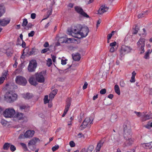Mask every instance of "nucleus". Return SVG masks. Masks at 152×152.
Wrapping results in <instances>:
<instances>
[{
    "label": "nucleus",
    "mask_w": 152,
    "mask_h": 152,
    "mask_svg": "<svg viewBox=\"0 0 152 152\" xmlns=\"http://www.w3.org/2000/svg\"><path fill=\"white\" fill-rule=\"evenodd\" d=\"M71 99L70 98H68L66 99V105L65 107L63 114L62 115V117H64L68 111L71 104Z\"/></svg>",
    "instance_id": "9"
},
{
    "label": "nucleus",
    "mask_w": 152,
    "mask_h": 152,
    "mask_svg": "<svg viewBox=\"0 0 152 152\" xmlns=\"http://www.w3.org/2000/svg\"><path fill=\"white\" fill-rule=\"evenodd\" d=\"M89 32V30L87 27H83L82 26V29L80 31L79 35L80 37H85L87 35Z\"/></svg>",
    "instance_id": "12"
},
{
    "label": "nucleus",
    "mask_w": 152,
    "mask_h": 152,
    "mask_svg": "<svg viewBox=\"0 0 152 152\" xmlns=\"http://www.w3.org/2000/svg\"><path fill=\"white\" fill-rule=\"evenodd\" d=\"M73 59L75 61H78L80 59V55L78 53H76L75 54L72 55Z\"/></svg>",
    "instance_id": "24"
},
{
    "label": "nucleus",
    "mask_w": 152,
    "mask_h": 152,
    "mask_svg": "<svg viewBox=\"0 0 152 152\" xmlns=\"http://www.w3.org/2000/svg\"><path fill=\"white\" fill-rule=\"evenodd\" d=\"M88 85V84L87 82H85L83 87V89L84 90L86 89L87 88Z\"/></svg>",
    "instance_id": "52"
},
{
    "label": "nucleus",
    "mask_w": 152,
    "mask_h": 152,
    "mask_svg": "<svg viewBox=\"0 0 152 152\" xmlns=\"http://www.w3.org/2000/svg\"><path fill=\"white\" fill-rule=\"evenodd\" d=\"M114 96L113 94H110L108 96V97L110 99H112Z\"/></svg>",
    "instance_id": "64"
},
{
    "label": "nucleus",
    "mask_w": 152,
    "mask_h": 152,
    "mask_svg": "<svg viewBox=\"0 0 152 152\" xmlns=\"http://www.w3.org/2000/svg\"><path fill=\"white\" fill-rule=\"evenodd\" d=\"M34 133L33 130H28L24 133V136L26 138H30L33 136Z\"/></svg>",
    "instance_id": "15"
},
{
    "label": "nucleus",
    "mask_w": 152,
    "mask_h": 152,
    "mask_svg": "<svg viewBox=\"0 0 152 152\" xmlns=\"http://www.w3.org/2000/svg\"><path fill=\"white\" fill-rule=\"evenodd\" d=\"M109 9V8L105 5H102L100 7L98 10V14L101 15L104 12H106Z\"/></svg>",
    "instance_id": "14"
},
{
    "label": "nucleus",
    "mask_w": 152,
    "mask_h": 152,
    "mask_svg": "<svg viewBox=\"0 0 152 152\" xmlns=\"http://www.w3.org/2000/svg\"><path fill=\"white\" fill-rule=\"evenodd\" d=\"M106 90L105 88H103L101 89L100 91V93L102 94H104L106 93Z\"/></svg>",
    "instance_id": "46"
},
{
    "label": "nucleus",
    "mask_w": 152,
    "mask_h": 152,
    "mask_svg": "<svg viewBox=\"0 0 152 152\" xmlns=\"http://www.w3.org/2000/svg\"><path fill=\"white\" fill-rule=\"evenodd\" d=\"M90 121L91 120L90 118H86L80 126V129L81 130H83L88 125L91 123L92 122H91Z\"/></svg>",
    "instance_id": "10"
},
{
    "label": "nucleus",
    "mask_w": 152,
    "mask_h": 152,
    "mask_svg": "<svg viewBox=\"0 0 152 152\" xmlns=\"http://www.w3.org/2000/svg\"><path fill=\"white\" fill-rule=\"evenodd\" d=\"M37 64L36 61L33 60L30 61L28 67V70L29 72H32L35 71L37 66Z\"/></svg>",
    "instance_id": "7"
},
{
    "label": "nucleus",
    "mask_w": 152,
    "mask_h": 152,
    "mask_svg": "<svg viewBox=\"0 0 152 152\" xmlns=\"http://www.w3.org/2000/svg\"><path fill=\"white\" fill-rule=\"evenodd\" d=\"M37 50L34 48H32L31 51H30L29 53V55H36L37 54Z\"/></svg>",
    "instance_id": "33"
},
{
    "label": "nucleus",
    "mask_w": 152,
    "mask_h": 152,
    "mask_svg": "<svg viewBox=\"0 0 152 152\" xmlns=\"http://www.w3.org/2000/svg\"><path fill=\"white\" fill-rule=\"evenodd\" d=\"M11 144L9 143H5L4 145L3 148L5 150H8Z\"/></svg>",
    "instance_id": "32"
},
{
    "label": "nucleus",
    "mask_w": 152,
    "mask_h": 152,
    "mask_svg": "<svg viewBox=\"0 0 152 152\" xmlns=\"http://www.w3.org/2000/svg\"><path fill=\"white\" fill-rule=\"evenodd\" d=\"M145 41L144 38H141L137 43V48L140 54H142L145 52Z\"/></svg>",
    "instance_id": "5"
},
{
    "label": "nucleus",
    "mask_w": 152,
    "mask_h": 152,
    "mask_svg": "<svg viewBox=\"0 0 152 152\" xmlns=\"http://www.w3.org/2000/svg\"><path fill=\"white\" fill-rule=\"evenodd\" d=\"M94 0H86L85 1L87 4H89L92 3Z\"/></svg>",
    "instance_id": "53"
},
{
    "label": "nucleus",
    "mask_w": 152,
    "mask_h": 152,
    "mask_svg": "<svg viewBox=\"0 0 152 152\" xmlns=\"http://www.w3.org/2000/svg\"><path fill=\"white\" fill-rule=\"evenodd\" d=\"M49 46L48 42H46L44 44L43 46L45 48H47Z\"/></svg>",
    "instance_id": "58"
},
{
    "label": "nucleus",
    "mask_w": 152,
    "mask_h": 152,
    "mask_svg": "<svg viewBox=\"0 0 152 152\" xmlns=\"http://www.w3.org/2000/svg\"><path fill=\"white\" fill-rule=\"evenodd\" d=\"M10 20L8 19H4L2 20H0V25L4 26L8 24L10 22Z\"/></svg>",
    "instance_id": "19"
},
{
    "label": "nucleus",
    "mask_w": 152,
    "mask_h": 152,
    "mask_svg": "<svg viewBox=\"0 0 152 152\" xmlns=\"http://www.w3.org/2000/svg\"><path fill=\"white\" fill-rule=\"evenodd\" d=\"M116 44L117 43L116 42H114L110 43V46L111 47H114L116 46Z\"/></svg>",
    "instance_id": "51"
},
{
    "label": "nucleus",
    "mask_w": 152,
    "mask_h": 152,
    "mask_svg": "<svg viewBox=\"0 0 152 152\" xmlns=\"http://www.w3.org/2000/svg\"><path fill=\"white\" fill-rule=\"evenodd\" d=\"M145 127L148 129H150L151 127H152V122H148V123L145 125Z\"/></svg>",
    "instance_id": "37"
},
{
    "label": "nucleus",
    "mask_w": 152,
    "mask_h": 152,
    "mask_svg": "<svg viewBox=\"0 0 152 152\" xmlns=\"http://www.w3.org/2000/svg\"><path fill=\"white\" fill-rule=\"evenodd\" d=\"M16 118L19 120H25L27 119V118L22 113H18L16 115Z\"/></svg>",
    "instance_id": "18"
},
{
    "label": "nucleus",
    "mask_w": 152,
    "mask_h": 152,
    "mask_svg": "<svg viewBox=\"0 0 152 152\" xmlns=\"http://www.w3.org/2000/svg\"><path fill=\"white\" fill-rule=\"evenodd\" d=\"M120 85L121 87H124L125 86V84L123 81H122L120 82Z\"/></svg>",
    "instance_id": "59"
},
{
    "label": "nucleus",
    "mask_w": 152,
    "mask_h": 152,
    "mask_svg": "<svg viewBox=\"0 0 152 152\" xmlns=\"http://www.w3.org/2000/svg\"><path fill=\"white\" fill-rule=\"evenodd\" d=\"M49 49L48 48H44L41 50V52L42 53H45L49 51Z\"/></svg>",
    "instance_id": "47"
},
{
    "label": "nucleus",
    "mask_w": 152,
    "mask_h": 152,
    "mask_svg": "<svg viewBox=\"0 0 152 152\" xmlns=\"http://www.w3.org/2000/svg\"><path fill=\"white\" fill-rule=\"evenodd\" d=\"M130 81L131 83H134L135 81V77L132 76Z\"/></svg>",
    "instance_id": "54"
},
{
    "label": "nucleus",
    "mask_w": 152,
    "mask_h": 152,
    "mask_svg": "<svg viewBox=\"0 0 152 152\" xmlns=\"http://www.w3.org/2000/svg\"><path fill=\"white\" fill-rule=\"evenodd\" d=\"M138 27L137 26H136L135 27L134 31L133 32V34H137L138 32Z\"/></svg>",
    "instance_id": "43"
},
{
    "label": "nucleus",
    "mask_w": 152,
    "mask_h": 152,
    "mask_svg": "<svg viewBox=\"0 0 152 152\" xmlns=\"http://www.w3.org/2000/svg\"><path fill=\"white\" fill-rule=\"evenodd\" d=\"M142 146L146 149H150L152 147V142L148 143H143L141 144Z\"/></svg>",
    "instance_id": "21"
},
{
    "label": "nucleus",
    "mask_w": 152,
    "mask_h": 152,
    "mask_svg": "<svg viewBox=\"0 0 152 152\" xmlns=\"http://www.w3.org/2000/svg\"><path fill=\"white\" fill-rule=\"evenodd\" d=\"M144 58L145 59H147L149 58V51H148L145 54L144 56Z\"/></svg>",
    "instance_id": "44"
},
{
    "label": "nucleus",
    "mask_w": 152,
    "mask_h": 152,
    "mask_svg": "<svg viewBox=\"0 0 152 152\" xmlns=\"http://www.w3.org/2000/svg\"><path fill=\"white\" fill-rule=\"evenodd\" d=\"M55 95L53 94V93H51L49 94V97L50 99H53Z\"/></svg>",
    "instance_id": "56"
},
{
    "label": "nucleus",
    "mask_w": 152,
    "mask_h": 152,
    "mask_svg": "<svg viewBox=\"0 0 152 152\" xmlns=\"http://www.w3.org/2000/svg\"><path fill=\"white\" fill-rule=\"evenodd\" d=\"M115 50V48L114 47H111L110 50V51L111 53L113 52Z\"/></svg>",
    "instance_id": "60"
},
{
    "label": "nucleus",
    "mask_w": 152,
    "mask_h": 152,
    "mask_svg": "<svg viewBox=\"0 0 152 152\" xmlns=\"http://www.w3.org/2000/svg\"><path fill=\"white\" fill-rule=\"evenodd\" d=\"M38 139L36 138H34L30 140L28 144V146L29 148H31V146L33 145H35L36 143L37 140Z\"/></svg>",
    "instance_id": "20"
},
{
    "label": "nucleus",
    "mask_w": 152,
    "mask_h": 152,
    "mask_svg": "<svg viewBox=\"0 0 152 152\" xmlns=\"http://www.w3.org/2000/svg\"><path fill=\"white\" fill-rule=\"evenodd\" d=\"M66 62L65 60H63V59L61 60V64L63 65H65L66 64Z\"/></svg>",
    "instance_id": "61"
},
{
    "label": "nucleus",
    "mask_w": 152,
    "mask_h": 152,
    "mask_svg": "<svg viewBox=\"0 0 152 152\" xmlns=\"http://www.w3.org/2000/svg\"><path fill=\"white\" fill-rule=\"evenodd\" d=\"M46 73V71H45L35 73L34 77L32 76L30 77L28 80L29 82L31 85L34 86L38 84L37 82L40 83H44L45 80V76Z\"/></svg>",
    "instance_id": "1"
},
{
    "label": "nucleus",
    "mask_w": 152,
    "mask_h": 152,
    "mask_svg": "<svg viewBox=\"0 0 152 152\" xmlns=\"http://www.w3.org/2000/svg\"><path fill=\"white\" fill-rule=\"evenodd\" d=\"M142 117V121H144L152 118V113H147L146 112H143L141 115Z\"/></svg>",
    "instance_id": "11"
},
{
    "label": "nucleus",
    "mask_w": 152,
    "mask_h": 152,
    "mask_svg": "<svg viewBox=\"0 0 152 152\" xmlns=\"http://www.w3.org/2000/svg\"><path fill=\"white\" fill-rule=\"evenodd\" d=\"M22 41V42L21 44V46L23 48H25L26 46V43L23 40Z\"/></svg>",
    "instance_id": "55"
},
{
    "label": "nucleus",
    "mask_w": 152,
    "mask_h": 152,
    "mask_svg": "<svg viewBox=\"0 0 152 152\" xmlns=\"http://www.w3.org/2000/svg\"><path fill=\"white\" fill-rule=\"evenodd\" d=\"M17 97V95L12 91L7 92L4 96L5 100L9 103L12 102L15 100Z\"/></svg>",
    "instance_id": "4"
},
{
    "label": "nucleus",
    "mask_w": 152,
    "mask_h": 152,
    "mask_svg": "<svg viewBox=\"0 0 152 152\" xmlns=\"http://www.w3.org/2000/svg\"><path fill=\"white\" fill-rule=\"evenodd\" d=\"M132 49L129 47L125 45L123 46L121 48V50L122 51L124 52V53H127L130 52Z\"/></svg>",
    "instance_id": "16"
},
{
    "label": "nucleus",
    "mask_w": 152,
    "mask_h": 152,
    "mask_svg": "<svg viewBox=\"0 0 152 152\" xmlns=\"http://www.w3.org/2000/svg\"><path fill=\"white\" fill-rule=\"evenodd\" d=\"M103 143V142H102L101 141H100L98 143L96 148L97 152V151H99L100 150L101 147L102 146Z\"/></svg>",
    "instance_id": "27"
},
{
    "label": "nucleus",
    "mask_w": 152,
    "mask_h": 152,
    "mask_svg": "<svg viewBox=\"0 0 152 152\" xmlns=\"http://www.w3.org/2000/svg\"><path fill=\"white\" fill-rule=\"evenodd\" d=\"M20 144L22 146L25 151H27L28 150V149L26 144L23 142H21L20 143Z\"/></svg>",
    "instance_id": "34"
},
{
    "label": "nucleus",
    "mask_w": 152,
    "mask_h": 152,
    "mask_svg": "<svg viewBox=\"0 0 152 152\" xmlns=\"http://www.w3.org/2000/svg\"><path fill=\"white\" fill-rule=\"evenodd\" d=\"M101 22V20L100 19H99L97 22L96 24V27L97 28L99 26V25L100 23Z\"/></svg>",
    "instance_id": "63"
},
{
    "label": "nucleus",
    "mask_w": 152,
    "mask_h": 152,
    "mask_svg": "<svg viewBox=\"0 0 152 152\" xmlns=\"http://www.w3.org/2000/svg\"><path fill=\"white\" fill-rule=\"evenodd\" d=\"M5 12V7L4 5L3 4H0V17L2 16Z\"/></svg>",
    "instance_id": "26"
},
{
    "label": "nucleus",
    "mask_w": 152,
    "mask_h": 152,
    "mask_svg": "<svg viewBox=\"0 0 152 152\" xmlns=\"http://www.w3.org/2000/svg\"><path fill=\"white\" fill-rule=\"evenodd\" d=\"M147 12V11H144L141 12L139 14L138 16V18H140L145 17V15H148Z\"/></svg>",
    "instance_id": "29"
},
{
    "label": "nucleus",
    "mask_w": 152,
    "mask_h": 152,
    "mask_svg": "<svg viewBox=\"0 0 152 152\" xmlns=\"http://www.w3.org/2000/svg\"><path fill=\"white\" fill-rule=\"evenodd\" d=\"M48 62L49 63V64H48V66H50L52 64V62L50 58H48Z\"/></svg>",
    "instance_id": "62"
},
{
    "label": "nucleus",
    "mask_w": 152,
    "mask_h": 152,
    "mask_svg": "<svg viewBox=\"0 0 152 152\" xmlns=\"http://www.w3.org/2000/svg\"><path fill=\"white\" fill-rule=\"evenodd\" d=\"M124 137L126 140L124 143L125 146H129L132 144L134 141V139L131 138L132 134L131 128L130 126L124 125Z\"/></svg>",
    "instance_id": "2"
},
{
    "label": "nucleus",
    "mask_w": 152,
    "mask_h": 152,
    "mask_svg": "<svg viewBox=\"0 0 152 152\" xmlns=\"http://www.w3.org/2000/svg\"><path fill=\"white\" fill-rule=\"evenodd\" d=\"M16 83L20 85L25 86L27 83V81L26 79L21 76H17L15 79Z\"/></svg>",
    "instance_id": "8"
},
{
    "label": "nucleus",
    "mask_w": 152,
    "mask_h": 152,
    "mask_svg": "<svg viewBox=\"0 0 152 152\" xmlns=\"http://www.w3.org/2000/svg\"><path fill=\"white\" fill-rule=\"evenodd\" d=\"M82 29V26L80 24H77L74 26L73 28L68 29L67 30V34L75 38H80L78 37L79 35L80 31Z\"/></svg>",
    "instance_id": "3"
},
{
    "label": "nucleus",
    "mask_w": 152,
    "mask_h": 152,
    "mask_svg": "<svg viewBox=\"0 0 152 152\" xmlns=\"http://www.w3.org/2000/svg\"><path fill=\"white\" fill-rule=\"evenodd\" d=\"M75 39L73 38H67L65 39V38L63 37L59 39V42L61 43L64 42L65 43H70L74 41Z\"/></svg>",
    "instance_id": "13"
},
{
    "label": "nucleus",
    "mask_w": 152,
    "mask_h": 152,
    "mask_svg": "<svg viewBox=\"0 0 152 152\" xmlns=\"http://www.w3.org/2000/svg\"><path fill=\"white\" fill-rule=\"evenodd\" d=\"M117 118V116L115 115H113L111 118V120L112 122H114L116 121V119Z\"/></svg>",
    "instance_id": "36"
},
{
    "label": "nucleus",
    "mask_w": 152,
    "mask_h": 152,
    "mask_svg": "<svg viewBox=\"0 0 152 152\" xmlns=\"http://www.w3.org/2000/svg\"><path fill=\"white\" fill-rule=\"evenodd\" d=\"M23 97L25 99H29L32 97V95L29 93L23 94Z\"/></svg>",
    "instance_id": "30"
},
{
    "label": "nucleus",
    "mask_w": 152,
    "mask_h": 152,
    "mask_svg": "<svg viewBox=\"0 0 152 152\" xmlns=\"http://www.w3.org/2000/svg\"><path fill=\"white\" fill-rule=\"evenodd\" d=\"M13 52V49L12 48H10L7 50L6 53L8 56H11L12 55Z\"/></svg>",
    "instance_id": "25"
},
{
    "label": "nucleus",
    "mask_w": 152,
    "mask_h": 152,
    "mask_svg": "<svg viewBox=\"0 0 152 152\" xmlns=\"http://www.w3.org/2000/svg\"><path fill=\"white\" fill-rule=\"evenodd\" d=\"M94 149V146L93 145H91L87 148H83L82 151L83 152H91Z\"/></svg>",
    "instance_id": "22"
},
{
    "label": "nucleus",
    "mask_w": 152,
    "mask_h": 152,
    "mask_svg": "<svg viewBox=\"0 0 152 152\" xmlns=\"http://www.w3.org/2000/svg\"><path fill=\"white\" fill-rule=\"evenodd\" d=\"M28 21L27 20L26 18H24L23 20V23L22 24V26L23 27H25L28 24Z\"/></svg>",
    "instance_id": "35"
},
{
    "label": "nucleus",
    "mask_w": 152,
    "mask_h": 152,
    "mask_svg": "<svg viewBox=\"0 0 152 152\" xmlns=\"http://www.w3.org/2000/svg\"><path fill=\"white\" fill-rule=\"evenodd\" d=\"M15 113V111L13 109L8 108L3 112V115L6 118H11L13 116Z\"/></svg>",
    "instance_id": "6"
},
{
    "label": "nucleus",
    "mask_w": 152,
    "mask_h": 152,
    "mask_svg": "<svg viewBox=\"0 0 152 152\" xmlns=\"http://www.w3.org/2000/svg\"><path fill=\"white\" fill-rule=\"evenodd\" d=\"M34 31H31L30 33L28 34V36L29 37H32L34 36Z\"/></svg>",
    "instance_id": "49"
},
{
    "label": "nucleus",
    "mask_w": 152,
    "mask_h": 152,
    "mask_svg": "<svg viewBox=\"0 0 152 152\" xmlns=\"http://www.w3.org/2000/svg\"><path fill=\"white\" fill-rule=\"evenodd\" d=\"M44 100L45 104H46L49 102V100L48 99V95H46L45 96Z\"/></svg>",
    "instance_id": "39"
},
{
    "label": "nucleus",
    "mask_w": 152,
    "mask_h": 152,
    "mask_svg": "<svg viewBox=\"0 0 152 152\" xmlns=\"http://www.w3.org/2000/svg\"><path fill=\"white\" fill-rule=\"evenodd\" d=\"M28 51V48H24L23 50V53L22 54V56H23V55H24V53H27Z\"/></svg>",
    "instance_id": "50"
},
{
    "label": "nucleus",
    "mask_w": 152,
    "mask_h": 152,
    "mask_svg": "<svg viewBox=\"0 0 152 152\" xmlns=\"http://www.w3.org/2000/svg\"><path fill=\"white\" fill-rule=\"evenodd\" d=\"M59 147L58 145H56L52 148V150L53 151H55L58 149Z\"/></svg>",
    "instance_id": "42"
},
{
    "label": "nucleus",
    "mask_w": 152,
    "mask_h": 152,
    "mask_svg": "<svg viewBox=\"0 0 152 152\" xmlns=\"http://www.w3.org/2000/svg\"><path fill=\"white\" fill-rule=\"evenodd\" d=\"M125 54L126 53H124V52L122 51V50H121L120 51V56L121 57V58H120V60H122V59H121V58H122L123 56H124Z\"/></svg>",
    "instance_id": "45"
},
{
    "label": "nucleus",
    "mask_w": 152,
    "mask_h": 152,
    "mask_svg": "<svg viewBox=\"0 0 152 152\" xmlns=\"http://www.w3.org/2000/svg\"><path fill=\"white\" fill-rule=\"evenodd\" d=\"M69 145L71 147H73L75 146V143L73 141H71L69 142Z\"/></svg>",
    "instance_id": "48"
},
{
    "label": "nucleus",
    "mask_w": 152,
    "mask_h": 152,
    "mask_svg": "<svg viewBox=\"0 0 152 152\" xmlns=\"http://www.w3.org/2000/svg\"><path fill=\"white\" fill-rule=\"evenodd\" d=\"M75 11L79 14H80L83 11V9L81 8L78 6H76L75 7Z\"/></svg>",
    "instance_id": "31"
},
{
    "label": "nucleus",
    "mask_w": 152,
    "mask_h": 152,
    "mask_svg": "<svg viewBox=\"0 0 152 152\" xmlns=\"http://www.w3.org/2000/svg\"><path fill=\"white\" fill-rule=\"evenodd\" d=\"M114 90L115 92L118 95L120 94V91L119 86L118 85H115L114 86Z\"/></svg>",
    "instance_id": "28"
},
{
    "label": "nucleus",
    "mask_w": 152,
    "mask_h": 152,
    "mask_svg": "<svg viewBox=\"0 0 152 152\" xmlns=\"http://www.w3.org/2000/svg\"><path fill=\"white\" fill-rule=\"evenodd\" d=\"M81 15L83 16L84 17H85L87 18H89V16L88 15L87 13L83 11H82V12L80 14Z\"/></svg>",
    "instance_id": "38"
},
{
    "label": "nucleus",
    "mask_w": 152,
    "mask_h": 152,
    "mask_svg": "<svg viewBox=\"0 0 152 152\" xmlns=\"http://www.w3.org/2000/svg\"><path fill=\"white\" fill-rule=\"evenodd\" d=\"M10 147V150L12 151H14L16 150V147L13 145L11 144Z\"/></svg>",
    "instance_id": "40"
},
{
    "label": "nucleus",
    "mask_w": 152,
    "mask_h": 152,
    "mask_svg": "<svg viewBox=\"0 0 152 152\" xmlns=\"http://www.w3.org/2000/svg\"><path fill=\"white\" fill-rule=\"evenodd\" d=\"M115 32L114 31H113L111 33L109 34L107 36V39H110L112 36L113 35V33Z\"/></svg>",
    "instance_id": "41"
},
{
    "label": "nucleus",
    "mask_w": 152,
    "mask_h": 152,
    "mask_svg": "<svg viewBox=\"0 0 152 152\" xmlns=\"http://www.w3.org/2000/svg\"><path fill=\"white\" fill-rule=\"evenodd\" d=\"M7 71H5L3 72L2 76L0 77V84H1L3 83L5 78L7 77Z\"/></svg>",
    "instance_id": "17"
},
{
    "label": "nucleus",
    "mask_w": 152,
    "mask_h": 152,
    "mask_svg": "<svg viewBox=\"0 0 152 152\" xmlns=\"http://www.w3.org/2000/svg\"><path fill=\"white\" fill-rule=\"evenodd\" d=\"M36 14L33 13L31 14V18L32 19H34L36 18Z\"/></svg>",
    "instance_id": "57"
},
{
    "label": "nucleus",
    "mask_w": 152,
    "mask_h": 152,
    "mask_svg": "<svg viewBox=\"0 0 152 152\" xmlns=\"http://www.w3.org/2000/svg\"><path fill=\"white\" fill-rule=\"evenodd\" d=\"M20 108L22 111L27 112L29 110V107L25 105H22L20 106Z\"/></svg>",
    "instance_id": "23"
}]
</instances>
